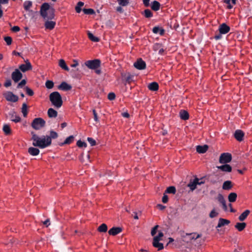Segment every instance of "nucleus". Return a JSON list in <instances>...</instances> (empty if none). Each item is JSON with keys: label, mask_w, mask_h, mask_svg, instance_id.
<instances>
[{"label": "nucleus", "mask_w": 252, "mask_h": 252, "mask_svg": "<svg viewBox=\"0 0 252 252\" xmlns=\"http://www.w3.org/2000/svg\"><path fill=\"white\" fill-rule=\"evenodd\" d=\"M32 135V145L35 147H38L43 149L49 146L51 144V137L48 136H38L33 132L31 133Z\"/></svg>", "instance_id": "1"}, {"label": "nucleus", "mask_w": 252, "mask_h": 252, "mask_svg": "<svg viewBox=\"0 0 252 252\" xmlns=\"http://www.w3.org/2000/svg\"><path fill=\"white\" fill-rule=\"evenodd\" d=\"M55 10L48 3H43L40 9V14L45 19H52L54 17Z\"/></svg>", "instance_id": "2"}, {"label": "nucleus", "mask_w": 252, "mask_h": 252, "mask_svg": "<svg viewBox=\"0 0 252 252\" xmlns=\"http://www.w3.org/2000/svg\"><path fill=\"white\" fill-rule=\"evenodd\" d=\"M50 100L56 107L60 108L63 104L62 96L58 92L52 93L49 95Z\"/></svg>", "instance_id": "3"}, {"label": "nucleus", "mask_w": 252, "mask_h": 252, "mask_svg": "<svg viewBox=\"0 0 252 252\" xmlns=\"http://www.w3.org/2000/svg\"><path fill=\"white\" fill-rule=\"evenodd\" d=\"M202 236L201 233L197 232H192L189 233H186L183 235V241L186 243H193L195 241L198 240Z\"/></svg>", "instance_id": "4"}, {"label": "nucleus", "mask_w": 252, "mask_h": 252, "mask_svg": "<svg viewBox=\"0 0 252 252\" xmlns=\"http://www.w3.org/2000/svg\"><path fill=\"white\" fill-rule=\"evenodd\" d=\"M163 236V233L161 231H158V235L157 236H154L153 241V246L157 248L158 251L162 250L164 248L162 243H160L159 241L162 240V238Z\"/></svg>", "instance_id": "5"}, {"label": "nucleus", "mask_w": 252, "mask_h": 252, "mask_svg": "<svg viewBox=\"0 0 252 252\" xmlns=\"http://www.w3.org/2000/svg\"><path fill=\"white\" fill-rule=\"evenodd\" d=\"M45 125V121L41 118L34 119L32 123V126L35 130H39L44 126Z\"/></svg>", "instance_id": "6"}, {"label": "nucleus", "mask_w": 252, "mask_h": 252, "mask_svg": "<svg viewBox=\"0 0 252 252\" xmlns=\"http://www.w3.org/2000/svg\"><path fill=\"white\" fill-rule=\"evenodd\" d=\"M85 64L90 69H97L100 66V61L98 60H89L85 62Z\"/></svg>", "instance_id": "7"}, {"label": "nucleus", "mask_w": 252, "mask_h": 252, "mask_svg": "<svg viewBox=\"0 0 252 252\" xmlns=\"http://www.w3.org/2000/svg\"><path fill=\"white\" fill-rule=\"evenodd\" d=\"M231 159L232 157L230 154L224 153L220 155L219 158V162L220 163H227L229 162Z\"/></svg>", "instance_id": "8"}, {"label": "nucleus", "mask_w": 252, "mask_h": 252, "mask_svg": "<svg viewBox=\"0 0 252 252\" xmlns=\"http://www.w3.org/2000/svg\"><path fill=\"white\" fill-rule=\"evenodd\" d=\"M4 96L6 99L9 101L16 102L18 99V96L10 92L5 93Z\"/></svg>", "instance_id": "9"}, {"label": "nucleus", "mask_w": 252, "mask_h": 252, "mask_svg": "<svg viewBox=\"0 0 252 252\" xmlns=\"http://www.w3.org/2000/svg\"><path fill=\"white\" fill-rule=\"evenodd\" d=\"M22 78V74L18 69H16L12 73V78L15 82H17Z\"/></svg>", "instance_id": "10"}, {"label": "nucleus", "mask_w": 252, "mask_h": 252, "mask_svg": "<svg viewBox=\"0 0 252 252\" xmlns=\"http://www.w3.org/2000/svg\"><path fill=\"white\" fill-rule=\"evenodd\" d=\"M134 66L138 69H143L146 67V63L140 59L134 63Z\"/></svg>", "instance_id": "11"}, {"label": "nucleus", "mask_w": 252, "mask_h": 252, "mask_svg": "<svg viewBox=\"0 0 252 252\" xmlns=\"http://www.w3.org/2000/svg\"><path fill=\"white\" fill-rule=\"evenodd\" d=\"M19 68L23 72H26L28 70H31L32 69V66L30 63L28 61H27L26 63L21 64L19 66Z\"/></svg>", "instance_id": "12"}, {"label": "nucleus", "mask_w": 252, "mask_h": 252, "mask_svg": "<svg viewBox=\"0 0 252 252\" xmlns=\"http://www.w3.org/2000/svg\"><path fill=\"white\" fill-rule=\"evenodd\" d=\"M219 30L220 34H225L229 32L230 28L225 24L223 23L220 26Z\"/></svg>", "instance_id": "13"}, {"label": "nucleus", "mask_w": 252, "mask_h": 252, "mask_svg": "<svg viewBox=\"0 0 252 252\" xmlns=\"http://www.w3.org/2000/svg\"><path fill=\"white\" fill-rule=\"evenodd\" d=\"M230 223V221L226 219L222 218L219 219L218 223L216 227L217 228L222 227L224 225H228Z\"/></svg>", "instance_id": "14"}, {"label": "nucleus", "mask_w": 252, "mask_h": 252, "mask_svg": "<svg viewBox=\"0 0 252 252\" xmlns=\"http://www.w3.org/2000/svg\"><path fill=\"white\" fill-rule=\"evenodd\" d=\"M71 88V86L65 82H62L58 87V89L63 91L70 90Z\"/></svg>", "instance_id": "15"}, {"label": "nucleus", "mask_w": 252, "mask_h": 252, "mask_svg": "<svg viewBox=\"0 0 252 252\" xmlns=\"http://www.w3.org/2000/svg\"><path fill=\"white\" fill-rule=\"evenodd\" d=\"M122 230L120 227H113L109 230L108 233L111 235L115 236L121 232Z\"/></svg>", "instance_id": "16"}, {"label": "nucleus", "mask_w": 252, "mask_h": 252, "mask_svg": "<svg viewBox=\"0 0 252 252\" xmlns=\"http://www.w3.org/2000/svg\"><path fill=\"white\" fill-rule=\"evenodd\" d=\"M28 152L32 156H36L39 154L40 151L38 149L31 147L29 148Z\"/></svg>", "instance_id": "17"}, {"label": "nucleus", "mask_w": 252, "mask_h": 252, "mask_svg": "<svg viewBox=\"0 0 252 252\" xmlns=\"http://www.w3.org/2000/svg\"><path fill=\"white\" fill-rule=\"evenodd\" d=\"M208 149V146L207 145L196 146V151L199 154L205 153Z\"/></svg>", "instance_id": "18"}, {"label": "nucleus", "mask_w": 252, "mask_h": 252, "mask_svg": "<svg viewBox=\"0 0 252 252\" xmlns=\"http://www.w3.org/2000/svg\"><path fill=\"white\" fill-rule=\"evenodd\" d=\"M217 168L221 170L222 171L230 172L231 171L232 168L228 164H224L221 166H218Z\"/></svg>", "instance_id": "19"}, {"label": "nucleus", "mask_w": 252, "mask_h": 252, "mask_svg": "<svg viewBox=\"0 0 252 252\" xmlns=\"http://www.w3.org/2000/svg\"><path fill=\"white\" fill-rule=\"evenodd\" d=\"M244 136V133L240 130H237L235 132V138L241 141L243 140V138Z\"/></svg>", "instance_id": "20"}, {"label": "nucleus", "mask_w": 252, "mask_h": 252, "mask_svg": "<svg viewBox=\"0 0 252 252\" xmlns=\"http://www.w3.org/2000/svg\"><path fill=\"white\" fill-rule=\"evenodd\" d=\"M10 115L11 116L10 119L12 121L17 123L21 121L20 117L19 116H18L15 112H11L10 113Z\"/></svg>", "instance_id": "21"}, {"label": "nucleus", "mask_w": 252, "mask_h": 252, "mask_svg": "<svg viewBox=\"0 0 252 252\" xmlns=\"http://www.w3.org/2000/svg\"><path fill=\"white\" fill-rule=\"evenodd\" d=\"M59 65L63 69L68 71L69 69L63 59H60L59 61Z\"/></svg>", "instance_id": "22"}, {"label": "nucleus", "mask_w": 252, "mask_h": 252, "mask_svg": "<svg viewBox=\"0 0 252 252\" xmlns=\"http://www.w3.org/2000/svg\"><path fill=\"white\" fill-rule=\"evenodd\" d=\"M56 23L53 21H47L45 23L46 29L52 30L55 26Z\"/></svg>", "instance_id": "23"}, {"label": "nucleus", "mask_w": 252, "mask_h": 252, "mask_svg": "<svg viewBox=\"0 0 252 252\" xmlns=\"http://www.w3.org/2000/svg\"><path fill=\"white\" fill-rule=\"evenodd\" d=\"M219 201L222 204L224 210H227V206L226 205L225 200L223 196L221 194H219L218 197Z\"/></svg>", "instance_id": "24"}, {"label": "nucleus", "mask_w": 252, "mask_h": 252, "mask_svg": "<svg viewBox=\"0 0 252 252\" xmlns=\"http://www.w3.org/2000/svg\"><path fill=\"white\" fill-rule=\"evenodd\" d=\"M250 211L249 210H245L243 213H242L239 217V220L240 221L244 220L250 214Z\"/></svg>", "instance_id": "25"}, {"label": "nucleus", "mask_w": 252, "mask_h": 252, "mask_svg": "<svg viewBox=\"0 0 252 252\" xmlns=\"http://www.w3.org/2000/svg\"><path fill=\"white\" fill-rule=\"evenodd\" d=\"M180 117L182 119L186 120L189 119V115L186 111L183 110L180 112Z\"/></svg>", "instance_id": "26"}, {"label": "nucleus", "mask_w": 252, "mask_h": 252, "mask_svg": "<svg viewBox=\"0 0 252 252\" xmlns=\"http://www.w3.org/2000/svg\"><path fill=\"white\" fill-rule=\"evenodd\" d=\"M246 224L245 222H238L235 224V227L239 231H241L246 227Z\"/></svg>", "instance_id": "27"}, {"label": "nucleus", "mask_w": 252, "mask_h": 252, "mask_svg": "<svg viewBox=\"0 0 252 252\" xmlns=\"http://www.w3.org/2000/svg\"><path fill=\"white\" fill-rule=\"evenodd\" d=\"M48 115L50 118H55L57 116V112L53 108H49L48 110Z\"/></svg>", "instance_id": "28"}, {"label": "nucleus", "mask_w": 252, "mask_h": 252, "mask_svg": "<svg viewBox=\"0 0 252 252\" xmlns=\"http://www.w3.org/2000/svg\"><path fill=\"white\" fill-rule=\"evenodd\" d=\"M219 215V212L216 208L213 209L209 214V216L210 218L213 219L217 217Z\"/></svg>", "instance_id": "29"}, {"label": "nucleus", "mask_w": 252, "mask_h": 252, "mask_svg": "<svg viewBox=\"0 0 252 252\" xmlns=\"http://www.w3.org/2000/svg\"><path fill=\"white\" fill-rule=\"evenodd\" d=\"M232 188L231 182L229 181H225L222 185V189L224 190H228Z\"/></svg>", "instance_id": "30"}, {"label": "nucleus", "mask_w": 252, "mask_h": 252, "mask_svg": "<svg viewBox=\"0 0 252 252\" xmlns=\"http://www.w3.org/2000/svg\"><path fill=\"white\" fill-rule=\"evenodd\" d=\"M237 194L235 192H231L230 193L228 196V199L229 202H233L236 201L237 198Z\"/></svg>", "instance_id": "31"}, {"label": "nucleus", "mask_w": 252, "mask_h": 252, "mask_svg": "<svg viewBox=\"0 0 252 252\" xmlns=\"http://www.w3.org/2000/svg\"><path fill=\"white\" fill-rule=\"evenodd\" d=\"M153 32L155 33H158L160 35H162L164 33V30L161 28L155 27L153 29Z\"/></svg>", "instance_id": "32"}, {"label": "nucleus", "mask_w": 252, "mask_h": 252, "mask_svg": "<svg viewBox=\"0 0 252 252\" xmlns=\"http://www.w3.org/2000/svg\"><path fill=\"white\" fill-rule=\"evenodd\" d=\"M122 77L126 82H129L131 79V76L129 73H126V72L122 73Z\"/></svg>", "instance_id": "33"}, {"label": "nucleus", "mask_w": 252, "mask_h": 252, "mask_svg": "<svg viewBox=\"0 0 252 252\" xmlns=\"http://www.w3.org/2000/svg\"><path fill=\"white\" fill-rule=\"evenodd\" d=\"M224 2L227 4V8L230 9L235 4L236 0H224Z\"/></svg>", "instance_id": "34"}, {"label": "nucleus", "mask_w": 252, "mask_h": 252, "mask_svg": "<svg viewBox=\"0 0 252 252\" xmlns=\"http://www.w3.org/2000/svg\"><path fill=\"white\" fill-rule=\"evenodd\" d=\"M32 2L30 0H26L24 3V7L27 11H29L32 6Z\"/></svg>", "instance_id": "35"}, {"label": "nucleus", "mask_w": 252, "mask_h": 252, "mask_svg": "<svg viewBox=\"0 0 252 252\" xmlns=\"http://www.w3.org/2000/svg\"><path fill=\"white\" fill-rule=\"evenodd\" d=\"M21 112L24 117H27L28 114V106L26 103H23L22 104Z\"/></svg>", "instance_id": "36"}, {"label": "nucleus", "mask_w": 252, "mask_h": 252, "mask_svg": "<svg viewBox=\"0 0 252 252\" xmlns=\"http://www.w3.org/2000/svg\"><path fill=\"white\" fill-rule=\"evenodd\" d=\"M87 34L90 40L94 42H98L99 41L98 38L94 36L92 33H91L90 31L87 32Z\"/></svg>", "instance_id": "37"}, {"label": "nucleus", "mask_w": 252, "mask_h": 252, "mask_svg": "<svg viewBox=\"0 0 252 252\" xmlns=\"http://www.w3.org/2000/svg\"><path fill=\"white\" fill-rule=\"evenodd\" d=\"M158 84L156 82H153L150 84L148 86V88L150 90L152 91H156L158 89Z\"/></svg>", "instance_id": "38"}, {"label": "nucleus", "mask_w": 252, "mask_h": 252, "mask_svg": "<svg viewBox=\"0 0 252 252\" xmlns=\"http://www.w3.org/2000/svg\"><path fill=\"white\" fill-rule=\"evenodd\" d=\"M107 226L104 223L102 224L98 228V230L101 232H105L107 231Z\"/></svg>", "instance_id": "39"}, {"label": "nucleus", "mask_w": 252, "mask_h": 252, "mask_svg": "<svg viewBox=\"0 0 252 252\" xmlns=\"http://www.w3.org/2000/svg\"><path fill=\"white\" fill-rule=\"evenodd\" d=\"M2 129L6 134H9L11 132V129L9 126L7 125H4Z\"/></svg>", "instance_id": "40"}, {"label": "nucleus", "mask_w": 252, "mask_h": 252, "mask_svg": "<svg viewBox=\"0 0 252 252\" xmlns=\"http://www.w3.org/2000/svg\"><path fill=\"white\" fill-rule=\"evenodd\" d=\"M160 4L157 1H154L152 5V8L154 10H158L159 8Z\"/></svg>", "instance_id": "41"}, {"label": "nucleus", "mask_w": 252, "mask_h": 252, "mask_svg": "<svg viewBox=\"0 0 252 252\" xmlns=\"http://www.w3.org/2000/svg\"><path fill=\"white\" fill-rule=\"evenodd\" d=\"M176 192V189L173 186L168 187L166 190V193L175 194Z\"/></svg>", "instance_id": "42"}, {"label": "nucleus", "mask_w": 252, "mask_h": 252, "mask_svg": "<svg viewBox=\"0 0 252 252\" xmlns=\"http://www.w3.org/2000/svg\"><path fill=\"white\" fill-rule=\"evenodd\" d=\"M84 3L81 1H79L77 6L75 7V10L77 13H80L81 10V7L83 6Z\"/></svg>", "instance_id": "43"}, {"label": "nucleus", "mask_w": 252, "mask_h": 252, "mask_svg": "<svg viewBox=\"0 0 252 252\" xmlns=\"http://www.w3.org/2000/svg\"><path fill=\"white\" fill-rule=\"evenodd\" d=\"M196 186L197 185L195 184V182H194L193 181H190V182L188 185V187H189L191 190L195 189L196 188Z\"/></svg>", "instance_id": "44"}, {"label": "nucleus", "mask_w": 252, "mask_h": 252, "mask_svg": "<svg viewBox=\"0 0 252 252\" xmlns=\"http://www.w3.org/2000/svg\"><path fill=\"white\" fill-rule=\"evenodd\" d=\"M45 86L46 88L48 89H52L54 86V83L51 81L48 80L46 81L45 83Z\"/></svg>", "instance_id": "45"}, {"label": "nucleus", "mask_w": 252, "mask_h": 252, "mask_svg": "<svg viewBox=\"0 0 252 252\" xmlns=\"http://www.w3.org/2000/svg\"><path fill=\"white\" fill-rule=\"evenodd\" d=\"M77 145L80 148H82V147L86 148L87 147V144L85 142H83L81 140H78L77 142Z\"/></svg>", "instance_id": "46"}, {"label": "nucleus", "mask_w": 252, "mask_h": 252, "mask_svg": "<svg viewBox=\"0 0 252 252\" xmlns=\"http://www.w3.org/2000/svg\"><path fill=\"white\" fill-rule=\"evenodd\" d=\"M74 137L73 136H70L66 138L64 142V144H70L71 143L73 140Z\"/></svg>", "instance_id": "47"}, {"label": "nucleus", "mask_w": 252, "mask_h": 252, "mask_svg": "<svg viewBox=\"0 0 252 252\" xmlns=\"http://www.w3.org/2000/svg\"><path fill=\"white\" fill-rule=\"evenodd\" d=\"M48 136L51 137L52 140V139H55L58 137V134L56 132L52 130L50 131V136Z\"/></svg>", "instance_id": "48"}, {"label": "nucleus", "mask_w": 252, "mask_h": 252, "mask_svg": "<svg viewBox=\"0 0 252 252\" xmlns=\"http://www.w3.org/2000/svg\"><path fill=\"white\" fill-rule=\"evenodd\" d=\"M118 1L119 4L122 6H126L128 3V0H118Z\"/></svg>", "instance_id": "49"}, {"label": "nucleus", "mask_w": 252, "mask_h": 252, "mask_svg": "<svg viewBox=\"0 0 252 252\" xmlns=\"http://www.w3.org/2000/svg\"><path fill=\"white\" fill-rule=\"evenodd\" d=\"M87 140L92 146H94L96 144L95 141L92 138L88 137Z\"/></svg>", "instance_id": "50"}, {"label": "nucleus", "mask_w": 252, "mask_h": 252, "mask_svg": "<svg viewBox=\"0 0 252 252\" xmlns=\"http://www.w3.org/2000/svg\"><path fill=\"white\" fill-rule=\"evenodd\" d=\"M158 228V225H157L154 227H153L151 230V235L153 236H154L157 232V230Z\"/></svg>", "instance_id": "51"}, {"label": "nucleus", "mask_w": 252, "mask_h": 252, "mask_svg": "<svg viewBox=\"0 0 252 252\" xmlns=\"http://www.w3.org/2000/svg\"><path fill=\"white\" fill-rule=\"evenodd\" d=\"M4 39L8 45H9L11 44L12 38L10 36H6Z\"/></svg>", "instance_id": "52"}, {"label": "nucleus", "mask_w": 252, "mask_h": 252, "mask_svg": "<svg viewBox=\"0 0 252 252\" xmlns=\"http://www.w3.org/2000/svg\"><path fill=\"white\" fill-rule=\"evenodd\" d=\"M144 14H145V16L147 18H149L152 16L151 11L149 9L145 10L144 11Z\"/></svg>", "instance_id": "53"}, {"label": "nucleus", "mask_w": 252, "mask_h": 252, "mask_svg": "<svg viewBox=\"0 0 252 252\" xmlns=\"http://www.w3.org/2000/svg\"><path fill=\"white\" fill-rule=\"evenodd\" d=\"M106 175H107L108 177H111V172L110 171H107L105 173H101L99 175L100 177H105Z\"/></svg>", "instance_id": "54"}, {"label": "nucleus", "mask_w": 252, "mask_h": 252, "mask_svg": "<svg viewBox=\"0 0 252 252\" xmlns=\"http://www.w3.org/2000/svg\"><path fill=\"white\" fill-rule=\"evenodd\" d=\"M115 94L113 93H110L108 95V98L109 100H114L115 98Z\"/></svg>", "instance_id": "55"}, {"label": "nucleus", "mask_w": 252, "mask_h": 252, "mask_svg": "<svg viewBox=\"0 0 252 252\" xmlns=\"http://www.w3.org/2000/svg\"><path fill=\"white\" fill-rule=\"evenodd\" d=\"M26 91L28 95L32 96L33 94V92L31 89H30L28 87H26Z\"/></svg>", "instance_id": "56"}, {"label": "nucleus", "mask_w": 252, "mask_h": 252, "mask_svg": "<svg viewBox=\"0 0 252 252\" xmlns=\"http://www.w3.org/2000/svg\"><path fill=\"white\" fill-rule=\"evenodd\" d=\"M83 11L86 14H93L94 13V11L92 9H84Z\"/></svg>", "instance_id": "57"}, {"label": "nucleus", "mask_w": 252, "mask_h": 252, "mask_svg": "<svg viewBox=\"0 0 252 252\" xmlns=\"http://www.w3.org/2000/svg\"><path fill=\"white\" fill-rule=\"evenodd\" d=\"M168 200V198L167 195L165 193H164L163 196L162 197V202L164 203H166L167 202Z\"/></svg>", "instance_id": "58"}, {"label": "nucleus", "mask_w": 252, "mask_h": 252, "mask_svg": "<svg viewBox=\"0 0 252 252\" xmlns=\"http://www.w3.org/2000/svg\"><path fill=\"white\" fill-rule=\"evenodd\" d=\"M93 114H94V120L95 122H98V117H97V115L96 113V111H95V110H93Z\"/></svg>", "instance_id": "59"}, {"label": "nucleus", "mask_w": 252, "mask_h": 252, "mask_svg": "<svg viewBox=\"0 0 252 252\" xmlns=\"http://www.w3.org/2000/svg\"><path fill=\"white\" fill-rule=\"evenodd\" d=\"M73 63L71 65L72 67H76L79 65L78 62L76 60H73Z\"/></svg>", "instance_id": "60"}, {"label": "nucleus", "mask_w": 252, "mask_h": 252, "mask_svg": "<svg viewBox=\"0 0 252 252\" xmlns=\"http://www.w3.org/2000/svg\"><path fill=\"white\" fill-rule=\"evenodd\" d=\"M26 83V81L25 80H23L21 81L20 83H19L18 85V88H22L23 86H24Z\"/></svg>", "instance_id": "61"}, {"label": "nucleus", "mask_w": 252, "mask_h": 252, "mask_svg": "<svg viewBox=\"0 0 252 252\" xmlns=\"http://www.w3.org/2000/svg\"><path fill=\"white\" fill-rule=\"evenodd\" d=\"M11 82L10 80L8 79L6 81V82L4 84V86L6 87H8L10 86L11 85Z\"/></svg>", "instance_id": "62"}, {"label": "nucleus", "mask_w": 252, "mask_h": 252, "mask_svg": "<svg viewBox=\"0 0 252 252\" xmlns=\"http://www.w3.org/2000/svg\"><path fill=\"white\" fill-rule=\"evenodd\" d=\"M193 181L194 182H195V184H196V185H201L203 183V182H199V179H198V178H195Z\"/></svg>", "instance_id": "63"}, {"label": "nucleus", "mask_w": 252, "mask_h": 252, "mask_svg": "<svg viewBox=\"0 0 252 252\" xmlns=\"http://www.w3.org/2000/svg\"><path fill=\"white\" fill-rule=\"evenodd\" d=\"M13 32H17L20 31V28L18 26H14L12 28Z\"/></svg>", "instance_id": "64"}]
</instances>
